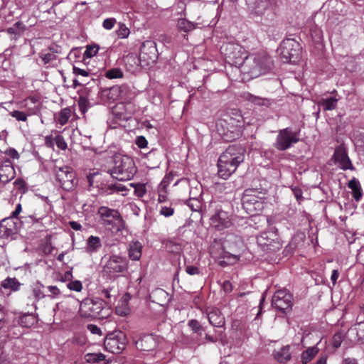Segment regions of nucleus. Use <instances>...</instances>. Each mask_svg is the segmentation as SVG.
<instances>
[{"mask_svg":"<svg viewBox=\"0 0 364 364\" xmlns=\"http://www.w3.org/2000/svg\"><path fill=\"white\" fill-rule=\"evenodd\" d=\"M245 150L240 146H230L220 156L218 161V176L227 179L245 159Z\"/></svg>","mask_w":364,"mask_h":364,"instance_id":"f257e3e1","label":"nucleus"},{"mask_svg":"<svg viewBox=\"0 0 364 364\" xmlns=\"http://www.w3.org/2000/svg\"><path fill=\"white\" fill-rule=\"evenodd\" d=\"M272 65L271 58L262 51L245 56L241 68L243 72L255 77L269 70Z\"/></svg>","mask_w":364,"mask_h":364,"instance_id":"f03ea898","label":"nucleus"},{"mask_svg":"<svg viewBox=\"0 0 364 364\" xmlns=\"http://www.w3.org/2000/svg\"><path fill=\"white\" fill-rule=\"evenodd\" d=\"M136 173L134 160L122 154H115L114 156V167L110 174L119 181H129Z\"/></svg>","mask_w":364,"mask_h":364,"instance_id":"7ed1b4c3","label":"nucleus"},{"mask_svg":"<svg viewBox=\"0 0 364 364\" xmlns=\"http://www.w3.org/2000/svg\"><path fill=\"white\" fill-rule=\"evenodd\" d=\"M80 314L84 318H105L109 314L108 309L104 308V301L97 297H89L80 302Z\"/></svg>","mask_w":364,"mask_h":364,"instance_id":"20e7f679","label":"nucleus"},{"mask_svg":"<svg viewBox=\"0 0 364 364\" xmlns=\"http://www.w3.org/2000/svg\"><path fill=\"white\" fill-rule=\"evenodd\" d=\"M100 223L112 232H117L123 227L122 220L119 213L114 209L102 206L98 209Z\"/></svg>","mask_w":364,"mask_h":364,"instance_id":"39448f33","label":"nucleus"},{"mask_svg":"<svg viewBox=\"0 0 364 364\" xmlns=\"http://www.w3.org/2000/svg\"><path fill=\"white\" fill-rule=\"evenodd\" d=\"M220 50L227 63L238 68L242 67L246 55L241 45L233 42L227 43L221 46Z\"/></svg>","mask_w":364,"mask_h":364,"instance_id":"423d86ee","label":"nucleus"},{"mask_svg":"<svg viewBox=\"0 0 364 364\" xmlns=\"http://www.w3.org/2000/svg\"><path fill=\"white\" fill-rule=\"evenodd\" d=\"M299 141V132L290 127L280 129L277 136L274 146L279 151H285Z\"/></svg>","mask_w":364,"mask_h":364,"instance_id":"0eeeda50","label":"nucleus"},{"mask_svg":"<svg viewBox=\"0 0 364 364\" xmlns=\"http://www.w3.org/2000/svg\"><path fill=\"white\" fill-rule=\"evenodd\" d=\"M280 55L286 62L296 63L301 58V47L294 39L284 40L280 46Z\"/></svg>","mask_w":364,"mask_h":364,"instance_id":"6e6552de","label":"nucleus"},{"mask_svg":"<svg viewBox=\"0 0 364 364\" xmlns=\"http://www.w3.org/2000/svg\"><path fill=\"white\" fill-rule=\"evenodd\" d=\"M255 189H247L242 197V204L244 210L249 215H255L263 208L262 198L257 195Z\"/></svg>","mask_w":364,"mask_h":364,"instance_id":"1a4fd4ad","label":"nucleus"},{"mask_svg":"<svg viewBox=\"0 0 364 364\" xmlns=\"http://www.w3.org/2000/svg\"><path fill=\"white\" fill-rule=\"evenodd\" d=\"M257 245L265 252H274L282 247L276 231L263 232L257 237Z\"/></svg>","mask_w":364,"mask_h":364,"instance_id":"9d476101","label":"nucleus"},{"mask_svg":"<svg viewBox=\"0 0 364 364\" xmlns=\"http://www.w3.org/2000/svg\"><path fill=\"white\" fill-rule=\"evenodd\" d=\"M56 180L65 191L72 190L76 185L75 173L70 167L64 166L55 169Z\"/></svg>","mask_w":364,"mask_h":364,"instance_id":"9b49d317","label":"nucleus"},{"mask_svg":"<svg viewBox=\"0 0 364 364\" xmlns=\"http://www.w3.org/2000/svg\"><path fill=\"white\" fill-rule=\"evenodd\" d=\"M272 306L277 310L285 312L292 306V296L286 289L277 291L272 297Z\"/></svg>","mask_w":364,"mask_h":364,"instance_id":"f8f14e48","label":"nucleus"},{"mask_svg":"<svg viewBox=\"0 0 364 364\" xmlns=\"http://www.w3.org/2000/svg\"><path fill=\"white\" fill-rule=\"evenodd\" d=\"M104 346L106 350L112 353L119 354L126 347L125 336L121 333L117 335L109 334L105 339Z\"/></svg>","mask_w":364,"mask_h":364,"instance_id":"ddd939ff","label":"nucleus"},{"mask_svg":"<svg viewBox=\"0 0 364 364\" xmlns=\"http://www.w3.org/2000/svg\"><path fill=\"white\" fill-rule=\"evenodd\" d=\"M158 57L156 43L153 41H144L140 48L139 59L146 65L154 63Z\"/></svg>","mask_w":364,"mask_h":364,"instance_id":"4468645a","label":"nucleus"},{"mask_svg":"<svg viewBox=\"0 0 364 364\" xmlns=\"http://www.w3.org/2000/svg\"><path fill=\"white\" fill-rule=\"evenodd\" d=\"M127 259L121 256L112 255L104 267V271L111 274H117L127 269Z\"/></svg>","mask_w":364,"mask_h":364,"instance_id":"2eb2a0df","label":"nucleus"},{"mask_svg":"<svg viewBox=\"0 0 364 364\" xmlns=\"http://www.w3.org/2000/svg\"><path fill=\"white\" fill-rule=\"evenodd\" d=\"M232 224L231 215L226 211L218 209L210 218V225L213 228L222 230L230 228Z\"/></svg>","mask_w":364,"mask_h":364,"instance_id":"dca6fc26","label":"nucleus"},{"mask_svg":"<svg viewBox=\"0 0 364 364\" xmlns=\"http://www.w3.org/2000/svg\"><path fill=\"white\" fill-rule=\"evenodd\" d=\"M159 343V338L154 334L142 336L135 342L137 349L144 351H150L156 348Z\"/></svg>","mask_w":364,"mask_h":364,"instance_id":"f3484780","label":"nucleus"},{"mask_svg":"<svg viewBox=\"0 0 364 364\" xmlns=\"http://www.w3.org/2000/svg\"><path fill=\"white\" fill-rule=\"evenodd\" d=\"M333 158L335 163L338 167L343 170L353 168L351 161L348 156L346 151L343 146L341 145L337 147L334 151Z\"/></svg>","mask_w":364,"mask_h":364,"instance_id":"a211bd4d","label":"nucleus"},{"mask_svg":"<svg viewBox=\"0 0 364 364\" xmlns=\"http://www.w3.org/2000/svg\"><path fill=\"white\" fill-rule=\"evenodd\" d=\"M113 114L119 120L127 121L133 113L134 108L131 103H117L112 110Z\"/></svg>","mask_w":364,"mask_h":364,"instance_id":"6ab92c4d","label":"nucleus"},{"mask_svg":"<svg viewBox=\"0 0 364 364\" xmlns=\"http://www.w3.org/2000/svg\"><path fill=\"white\" fill-rule=\"evenodd\" d=\"M224 118L225 120H228V125L229 126L231 136L232 137V140H235L242 134L243 127L242 117L238 115L237 119H235L228 115H225Z\"/></svg>","mask_w":364,"mask_h":364,"instance_id":"aec40b11","label":"nucleus"},{"mask_svg":"<svg viewBox=\"0 0 364 364\" xmlns=\"http://www.w3.org/2000/svg\"><path fill=\"white\" fill-rule=\"evenodd\" d=\"M16 175L15 169L10 159L4 160L0 166V181L6 183Z\"/></svg>","mask_w":364,"mask_h":364,"instance_id":"412c9836","label":"nucleus"},{"mask_svg":"<svg viewBox=\"0 0 364 364\" xmlns=\"http://www.w3.org/2000/svg\"><path fill=\"white\" fill-rule=\"evenodd\" d=\"M348 337L352 343H364V321L352 326L348 331Z\"/></svg>","mask_w":364,"mask_h":364,"instance_id":"4be33fe9","label":"nucleus"},{"mask_svg":"<svg viewBox=\"0 0 364 364\" xmlns=\"http://www.w3.org/2000/svg\"><path fill=\"white\" fill-rule=\"evenodd\" d=\"M209 323L214 327H222L225 324V318L220 311L216 308H212L207 311Z\"/></svg>","mask_w":364,"mask_h":364,"instance_id":"5701e85b","label":"nucleus"},{"mask_svg":"<svg viewBox=\"0 0 364 364\" xmlns=\"http://www.w3.org/2000/svg\"><path fill=\"white\" fill-rule=\"evenodd\" d=\"M269 3L267 0H255L248 4L249 11L255 16H262L268 8Z\"/></svg>","mask_w":364,"mask_h":364,"instance_id":"b1692460","label":"nucleus"},{"mask_svg":"<svg viewBox=\"0 0 364 364\" xmlns=\"http://www.w3.org/2000/svg\"><path fill=\"white\" fill-rule=\"evenodd\" d=\"M150 299L152 302L158 304L160 306L165 305L169 301L168 293L161 288L153 290L150 294Z\"/></svg>","mask_w":364,"mask_h":364,"instance_id":"393cba45","label":"nucleus"},{"mask_svg":"<svg viewBox=\"0 0 364 364\" xmlns=\"http://www.w3.org/2000/svg\"><path fill=\"white\" fill-rule=\"evenodd\" d=\"M216 131L218 134L225 141H232L229 126L228 125V120L225 118L219 119L216 122Z\"/></svg>","mask_w":364,"mask_h":364,"instance_id":"a878e982","label":"nucleus"},{"mask_svg":"<svg viewBox=\"0 0 364 364\" xmlns=\"http://www.w3.org/2000/svg\"><path fill=\"white\" fill-rule=\"evenodd\" d=\"M142 245L139 241H132L129 245V257L132 260L140 259L142 253Z\"/></svg>","mask_w":364,"mask_h":364,"instance_id":"bb28decb","label":"nucleus"},{"mask_svg":"<svg viewBox=\"0 0 364 364\" xmlns=\"http://www.w3.org/2000/svg\"><path fill=\"white\" fill-rule=\"evenodd\" d=\"M274 358L279 363H286L291 358L290 346H285L274 353Z\"/></svg>","mask_w":364,"mask_h":364,"instance_id":"cd10ccee","label":"nucleus"},{"mask_svg":"<svg viewBox=\"0 0 364 364\" xmlns=\"http://www.w3.org/2000/svg\"><path fill=\"white\" fill-rule=\"evenodd\" d=\"M14 224L11 221L3 220L0 223V237L7 238L14 235Z\"/></svg>","mask_w":364,"mask_h":364,"instance_id":"c85d7f7f","label":"nucleus"},{"mask_svg":"<svg viewBox=\"0 0 364 364\" xmlns=\"http://www.w3.org/2000/svg\"><path fill=\"white\" fill-rule=\"evenodd\" d=\"M100 247L101 241L100 237L92 235L87 239L86 252L92 254L97 252Z\"/></svg>","mask_w":364,"mask_h":364,"instance_id":"c756f323","label":"nucleus"},{"mask_svg":"<svg viewBox=\"0 0 364 364\" xmlns=\"http://www.w3.org/2000/svg\"><path fill=\"white\" fill-rule=\"evenodd\" d=\"M319 349L316 346L309 347L301 353V359L303 364L309 363L318 353Z\"/></svg>","mask_w":364,"mask_h":364,"instance_id":"7c9ffc66","label":"nucleus"},{"mask_svg":"<svg viewBox=\"0 0 364 364\" xmlns=\"http://www.w3.org/2000/svg\"><path fill=\"white\" fill-rule=\"evenodd\" d=\"M21 283L16 278L8 277L1 282V287L4 289H10L12 291L19 289Z\"/></svg>","mask_w":364,"mask_h":364,"instance_id":"2f4dec72","label":"nucleus"},{"mask_svg":"<svg viewBox=\"0 0 364 364\" xmlns=\"http://www.w3.org/2000/svg\"><path fill=\"white\" fill-rule=\"evenodd\" d=\"M338 99L334 97L322 99L319 104L321 105L324 110H333L337 105Z\"/></svg>","mask_w":364,"mask_h":364,"instance_id":"473e14b6","label":"nucleus"},{"mask_svg":"<svg viewBox=\"0 0 364 364\" xmlns=\"http://www.w3.org/2000/svg\"><path fill=\"white\" fill-rule=\"evenodd\" d=\"M178 28L184 32H189L196 28V24L186 18H180L177 23Z\"/></svg>","mask_w":364,"mask_h":364,"instance_id":"72a5a7b5","label":"nucleus"},{"mask_svg":"<svg viewBox=\"0 0 364 364\" xmlns=\"http://www.w3.org/2000/svg\"><path fill=\"white\" fill-rule=\"evenodd\" d=\"M249 101L259 106L268 107L270 105L269 100L266 98H261L248 93L245 97Z\"/></svg>","mask_w":364,"mask_h":364,"instance_id":"f704fd0d","label":"nucleus"},{"mask_svg":"<svg viewBox=\"0 0 364 364\" xmlns=\"http://www.w3.org/2000/svg\"><path fill=\"white\" fill-rule=\"evenodd\" d=\"M35 318L32 314H24L19 318L18 323L26 328H29L35 323Z\"/></svg>","mask_w":364,"mask_h":364,"instance_id":"c9c22d12","label":"nucleus"},{"mask_svg":"<svg viewBox=\"0 0 364 364\" xmlns=\"http://www.w3.org/2000/svg\"><path fill=\"white\" fill-rule=\"evenodd\" d=\"M105 355L102 353H87L85 355V359L87 363H96L105 360Z\"/></svg>","mask_w":364,"mask_h":364,"instance_id":"e433bc0d","label":"nucleus"},{"mask_svg":"<svg viewBox=\"0 0 364 364\" xmlns=\"http://www.w3.org/2000/svg\"><path fill=\"white\" fill-rule=\"evenodd\" d=\"M43 285L39 282H37L33 286L32 293L36 300L39 301L45 297V294L43 291Z\"/></svg>","mask_w":364,"mask_h":364,"instance_id":"4c0bfd02","label":"nucleus"},{"mask_svg":"<svg viewBox=\"0 0 364 364\" xmlns=\"http://www.w3.org/2000/svg\"><path fill=\"white\" fill-rule=\"evenodd\" d=\"M105 77L108 79H118L123 77V73L119 68H112L106 71Z\"/></svg>","mask_w":364,"mask_h":364,"instance_id":"58836bf2","label":"nucleus"},{"mask_svg":"<svg viewBox=\"0 0 364 364\" xmlns=\"http://www.w3.org/2000/svg\"><path fill=\"white\" fill-rule=\"evenodd\" d=\"M116 32L117 35L120 38H127L130 33L129 29L123 23H119V28Z\"/></svg>","mask_w":364,"mask_h":364,"instance_id":"ea45409f","label":"nucleus"},{"mask_svg":"<svg viewBox=\"0 0 364 364\" xmlns=\"http://www.w3.org/2000/svg\"><path fill=\"white\" fill-rule=\"evenodd\" d=\"M40 57L45 65L50 64L56 60V55L53 53H44L43 52H41L40 53Z\"/></svg>","mask_w":364,"mask_h":364,"instance_id":"a19ab883","label":"nucleus"},{"mask_svg":"<svg viewBox=\"0 0 364 364\" xmlns=\"http://www.w3.org/2000/svg\"><path fill=\"white\" fill-rule=\"evenodd\" d=\"M134 188V193L137 197H143L146 192V186L144 183L131 184Z\"/></svg>","mask_w":364,"mask_h":364,"instance_id":"79ce46f5","label":"nucleus"},{"mask_svg":"<svg viewBox=\"0 0 364 364\" xmlns=\"http://www.w3.org/2000/svg\"><path fill=\"white\" fill-rule=\"evenodd\" d=\"M188 205L193 211H199L202 208V203L198 198H190Z\"/></svg>","mask_w":364,"mask_h":364,"instance_id":"37998d69","label":"nucleus"},{"mask_svg":"<svg viewBox=\"0 0 364 364\" xmlns=\"http://www.w3.org/2000/svg\"><path fill=\"white\" fill-rule=\"evenodd\" d=\"M67 287L70 289V290H72V291H77V292H80L82 291V282L79 280H75V281H72V282H70L68 284H67Z\"/></svg>","mask_w":364,"mask_h":364,"instance_id":"c03bdc74","label":"nucleus"},{"mask_svg":"<svg viewBox=\"0 0 364 364\" xmlns=\"http://www.w3.org/2000/svg\"><path fill=\"white\" fill-rule=\"evenodd\" d=\"M99 50V47L96 45L87 46L84 53V55L87 58H91L95 56Z\"/></svg>","mask_w":364,"mask_h":364,"instance_id":"a18cd8bd","label":"nucleus"},{"mask_svg":"<svg viewBox=\"0 0 364 364\" xmlns=\"http://www.w3.org/2000/svg\"><path fill=\"white\" fill-rule=\"evenodd\" d=\"M174 213V209L171 206L162 205L160 208L159 213L164 217H170Z\"/></svg>","mask_w":364,"mask_h":364,"instance_id":"49530a36","label":"nucleus"},{"mask_svg":"<svg viewBox=\"0 0 364 364\" xmlns=\"http://www.w3.org/2000/svg\"><path fill=\"white\" fill-rule=\"evenodd\" d=\"M55 142L56 146L61 150H65L67 149V143L65 142L64 138L61 135H57L55 137Z\"/></svg>","mask_w":364,"mask_h":364,"instance_id":"de8ad7c7","label":"nucleus"},{"mask_svg":"<svg viewBox=\"0 0 364 364\" xmlns=\"http://www.w3.org/2000/svg\"><path fill=\"white\" fill-rule=\"evenodd\" d=\"M70 117L69 112L66 109L62 110L60 113L59 118H58V122L61 125L65 124Z\"/></svg>","mask_w":364,"mask_h":364,"instance_id":"09e8293b","label":"nucleus"},{"mask_svg":"<svg viewBox=\"0 0 364 364\" xmlns=\"http://www.w3.org/2000/svg\"><path fill=\"white\" fill-rule=\"evenodd\" d=\"M11 115L18 121L26 122L27 120V115L23 112L14 110L11 112Z\"/></svg>","mask_w":364,"mask_h":364,"instance_id":"8fccbe9b","label":"nucleus"},{"mask_svg":"<svg viewBox=\"0 0 364 364\" xmlns=\"http://www.w3.org/2000/svg\"><path fill=\"white\" fill-rule=\"evenodd\" d=\"M343 339V333L341 332L335 333V335L333 337V346L334 348H338Z\"/></svg>","mask_w":364,"mask_h":364,"instance_id":"3c124183","label":"nucleus"},{"mask_svg":"<svg viewBox=\"0 0 364 364\" xmlns=\"http://www.w3.org/2000/svg\"><path fill=\"white\" fill-rule=\"evenodd\" d=\"M117 21L114 18H109L104 20L102 26L106 30H111L115 25Z\"/></svg>","mask_w":364,"mask_h":364,"instance_id":"603ef678","label":"nucleus"},{"mask_svg":"<svg viewBox=\"0 0 364 364\" xmlns=\"http://www.w3.org/2000/svg\"><path fill=\"white\" fill-rule=\"evenodd\" d=\"M188 326L195 333H198L201 329V326L200 323L196 319L190 320L188 323Z\"/></svg>","mask_w":364,"mask_h":364,"instance_id":"864d4df0","label":"nucleus"},{"mask_svg":"<svg viewBox=\"0 0 364 364\" xmlns=\"http://www.w3.org/2000/svg\"><path fill=\"white\" fill-rule=\"evenodd\" d=\"M47 288L50 293L48 296L56 298L60 294V291L56 286H48Z\"/></svg>","mask_w":364,"mask_h":364,"instance_id":"5fc2aeb1","label":"nucleus"},{"mask_svg":"<svg viewBox=\"0 0 364 364\" xmlns=\"http://www.w3.org/2000/svg\"><path fill=\"white\" fill-rule=\"evenodd\" d=\"M185 271L189 275H197L200 274L199 269L197 267L192 265H187Z\"/></svg>","mask_w":364,"mask_h":364,"instance_id":"6e6d98bb","label":"nucleus"},{"mask_svg":"<svg viewBox=\"0 0 364 364\" xmlns=\"http://www.w3.org/2000/svg\"><path fill=\"white\" fill-rule=\"evenodd\" d=\"M136 144L140 149H143V148L146 147L148 142L144 136H137L136 139Z\"/></svg>","mask_w":364,"mask_h":364,"instance_id":"4d7b16f0","label":"nucleus"},{"mask_svg":"<svg viewBox=\"0 0 364 364\" xmlns=\"http://www.w3.org/2000/svg\"><path fill=\"white\" fill-rule=\"evenodd\" d=\"M73 73L75 75H81L83 77H87L89 75V72L87 70L81 69L76 66H73Z\"/></svg>","mask_w":364,"mask_h":364,"instance_id":"13d9d810","label":"nucleus"},{"mask_svg":"<svg viewBox=\"0 0 364 364\" xmlns=\"http://www.w3.org/2000/svg\"><path fill=\"white\" fill-rule=\"evenodd\" d=\"M87 328L92 333V334H95V335H99V336H101L102 335V331L101 329L96 325L95 324H88L87 326Z\"/></svg>","mask_w":364,"mask_h":364,"instance_id":"bf43d9fd","label":"nucleus"},{"mask_svg":"<svg viewBox=\"0 0 364 364\" xmlns=\"http://www.w3.org/2000/svg\"><path fill=\"white\" fill-rule=\"evenodd\" d=\"M5 154L9 157L14 159H18L19 158V154L18 151L13 148L9 149L5 151Z\"/></svg>","mask_w":364,"mask_h":364,"instance_id":"052dcab7","label":"nucleus"},{"mask_svg":"<svg viewBox=\"0 0 364 364\" xmlns=\"http://www.w3.org/2000/svg\"><path fill=\"white\" fill-rule=\"evenodd\" d=\"M14 26L18 32V35L21 34L26 29V26L21 21L16 22Z\"/></svg>","mask_w":364,"mask_h":364,"instance_id":"680f3d73","label":"nucleus"},{"mask_svg":"<svg viewBox=\"0 0 364 364\" xmlns=\"http://www.w3.org/2000/svg\"><path fill=\"white\" fill-rule=\"evenodd\" d=\"M348 187L350 189H352V191H353V193L357 192V191H358L360 189L359 183L355 179H353L349 181Z\"/></svg>","mask_w":364,"mask_h":364,"instance_id":"e2e57ef3","label":"nucleus"},{"mask_svg":"<svg viewBox=\"0 0 364 364\" xmlns=\"http://www.w3.org/2000/svg\"><path fill=\"white\" fill-rule=\"evenodd\" d=\"M231 240L233 241L234 245L236 247H239L242 245L241 238L237 236L231 235L228 240H227L226 242H230Z\"/></svg>","mask_w":364,"mask_h":364,"instance_id":"0e129e2a","label":"nucleus"},{"mask_svg":"<svg viewBox=\"0 0 364 364\" xmlns=\"http://www.w3.org/2000/svg\"><path fill=\"white\" fill-rule=\"evenodd\" d=\"M341 364H358V363L357 359L348 357L343 359Z\"/></svg>","mask_w":364,"mask_h":364,"instance_id":"69168bd1","label":"nucleus"},{"mask_svg":"<svg viewBox=\"0 0 364 364\" xmlns=\"http://www.w3.org/2000/svg\"><path fill=\"white\" fill-rule=\"evenodd\" d=\"M101 295L109 300H111L112 297H113L111 294V289H103L101 291Z\"/></svg>","mask_w":364,"mask_h":364,"instance_id":"338daca9","label":"nucleus"},{"mask_svg":"<svg viewBox=\"0 0 364 364\" xmlns=\"http://www.w3.org/2000/svg\"><path fill=\"white\" fill-rule=\"evenodd\" d=\"M70 226L75 230H80L82 228V225L76 221H70Z\"/></svg>","mask_w":364,"mask_h":364,"instance_id":"774afa93","label":"nucleus"}]
</instances>
